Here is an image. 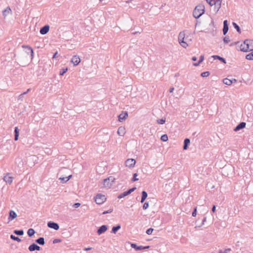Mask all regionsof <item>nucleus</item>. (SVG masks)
Wrapping results in <instances>:
<instances>
[{
	"instance_id": "e2e57ef3",
	"label": "nucleus",
	"mask_w": 253,
	"mask_h": 253,
	"mask_svg": "<svg viewBox=\"0 0 253 253\" xmlns=\"http://www.w3.org/2000/svg\"><path fill=\"white\" fill-rule=\"evenodd\" d=\"M238 42H232V43H230V46H233L234 45L237 44Z\"/></svg>"
},
{
	"instance_id": "b1692460",
	"label": "nucleus",
	"mask_w": 253,
	"mask_h": 253,
	"mask_svg": "<svg viewBox=\"0 0 253 253\" xmlns=\"http://www.w3.org/2000/svg\"><path fill=\"white\" fill-rule=\"evenodd\" d=\"M148 196V194L145 191H143L141 193V199L140 202L143 203Z\"/></svg>"
},
{
	"instance_id": "c03bdc74",
	"label": "nucleus",
	"mask_w": 253,
	"mask_h": 253,
	"mask_svg": "<svg viewBox=\"0 0 253 253\" xmlns=\"http://www.w3.org/2000/svg\"><path fill=\"white\" fill-rule=\"evenodd\" d=\"M153 231H154L153 228H149L148 229H147V230L146 231V233L148 235H151V234H152Z\"/></svg>"
},
{
	"instance_id": "39448f33",
	"label": "nucleus",
	"mask_w": 253,
	"mask_h": 253,
	"mask_svg": "<svg viewBox=\"0 0 253 253\" xmlns=\"http://www.w3.org/2000/svg\"><path fill=\"white\" fill-rule=\"evenodd\" d=\"M115 179L113 176H110L103 180V185L105 187L110 188L114 182Z\"/></svg>"
},
{
	"instance_id": "5701e85b",
	"label": "nucleus",
	"mask_w": 253,
	"mask_h": 253,
	"mask_svg": "<svg viewBox=\"0 0 253 253\" xmlns=\"http://www.w3.org/2000/svg\"><path fill=\"white\" fill-rule=\"evenodd\" d=\"M19 129H18L17 126L15 127L14 128V140L17 141L18 139L19 135Z\"/></svg>"
},
{
	"instance_id": "cd10ccee",
	"label": "nucleus",
	"mask_w": 253,
	"mask_h": 253,
	"mask_svg": "<svg viewBox=\"0 0 253 253\" xmlns=\"http://www.w3.org/2000/svg\"><path fill=\"white\" fill-rule=\"evenodd\" d=\"M13 233L16 235H18V236H22L23 235L24 233V230L23 229H20V230H14L13 231Z\"/></svg>"
},
{
	"instance_id": "c85d7f7f",
	"label": "nucleus",
	"mask_w": 253,
	"mask_h": 253,
	"mask_svg": "<svg viewBox=\"0 0 253 253\" xmlns=\"http://www.w3.org/2000/svg\"><path fill=\"white\" fill-rule=\"evenodd\" d=\"M204 59V55H201L200 56V58H199L198 62H196V63H193V65L194 66H199L200 65V64L203 61Z\"/></svg>"
},
{
	"instance_id": "9d476101",
	"label": "nucleus",
	"mask_w": 253,
	"mask_h": 253,
	"mask_svg": "<svg viewBox=\"0 0 253 253\" xmlns=\"http://www.w3.org/2000/svg\"><path fill=\"white\" fill-rule=\"evenodd\" d=\"M48 227L53 229L55 230H58L59 229V226L58 223L53 221H49L47 222Z\"/></svg>"
},
{
	"instance_id": "bb28decb",
	"label": "nucleus",
	"mask_w": 253,
	"mask_h": 253,
	"mask_svg": "<svg viewBox=\"0 0 253 253\" xmlns=\"http://www.w3.org/2000/svg\"><path fill=\"white\" fill-rule=\"evenodd\" d=\"M125 128L123 127H119L118 129V134L120 136H123L125 134Z\"/></svg>"
},
{
	"instance_id": "1a4fd4ad",
	"label": "nucleus",
	"mask_w": 253,
	"mask_h": 253,
	"mask_svg": "<svg viewBox=\"0 0 253 253\" xmlns=\"http://www.w3.org/2000/svg\"><path fill=\"white\" fill-rule=\"evenodd\" d=\"M135 163L136 161L134 159H128L125 162L126 167L128 168L134 167Z\"/></svg>"
},
{
	"instance_id": "f8f14e48",
	"label": "nucleus",
	"mask_w": 253,
	"mask_h": 253,
	"mask_svg": "<svg viewBox=\"0 0 253 253\" xmlns=\"http://www.w3.org/2000/svg\"><path fill=\"white\" fill-rule=\"evenodd\" d=\"M128 116V112L127 111H123L118 116V120L120 122H122L125 120Z\"/></svg>"
},
{
	"instance_id": "0e129e2a",
	"label": "nucleus",
	"mask_w": 253,
	"mask_h": 253,
	"mask_svg": "<svg viewBox=\"0 0 253 253\" xmlns=\"http://www.w3.org/2000/svg\"><path fill=\"white\" fill-rule=\"evenodd\" d=\"M192 59V61H196V60H197V57H196V56H193V57H192V59Z\"/></svg>"
},
{
	"instance_id": "3c124183",
	"label": "nucleus",
	"mask_w": 253,
	"mask_h": 253,
	"mask_svg": "<svg viewBox=\"0 0 253 253\" xmlns=\"http://www.w3.org/2000/svg\"><path fill=\"white\" fill-rule=\"evenodd\" d=\"M222 1V0H214L213 3V4H219L220 5H221V2Z\"/></svg>"
},
{
	"instance_id": "2eb2a0df",
	"label": "nucleus",
	"mask_w": 253,
	"mask_h": 253,
	"mask_svg": "<svg viewBox=\"0 0 253 253\" xmlns=\"http://www.w3.org/2000/svg\"><path fill=\"white\" fill-rule=\"evenodd\" d=\"M50 27L48 25H45L44 26L41 28L40 30V33L41 35H45L46 34L49 30Z\"/></svg>"
},
{
	"instance_id": "a878e982",
	"label": "nucleus",
	"mask_w": 253,
	"mask_h": 253,
	"mask_svg": "<svg viewBox=\"0 0 253 253\" xmlns=\"http://www.w3.org/2000/svg\"><path fill=\"white\" fill-rule=\"evenodd\" d=\"M121 228L120 224H118L116 226H114L112 228L111 233L116 234V232Z\"/></svg>"
},
{
	"instance_id": "72a5a7b5",
	"label": "nucleus",
	"mask_w": 253,
	"mask_h": 253,
	"mask_svg": "<svg viewBox=\"0 0 253 253\" xmlns=\"http://www.w3.org/2000/svg\"><path fill=\"white\" fill-rule=\"evenodd\" d=\"M232 25H233V27H234V28L236 29L237 31L239 33H241V29H240V27L239 26V25L235 22H233Z\"/></svg>"
},
{
	"instance_id": "09e8293b",
	"label": "nucleus",
	"mask_w": 253,
	"mask_h": 253,
	"mask_svg": "<svg viewBox=\"0 0 253 253\" xmlns=\"http://www.w3.org/2000/svg\"><path fill=\"white\" fill-rule=\"evenodd\" d=\"M197 215V207H195L192 212V215L193 217H195Z\"/></svg>"
},
{
	"instance_id": "c9c22d12",
	"label": "nucleus",
	"mask_w": 253,
	"mask_h": 253,
	"mask_svg": "<svg viewBox=\"0 0 253 253\" xmlns=\"http://www.w3.org/2000/svg\"><path fill=\"white\" fill-rule=\"evenodd\" d=\"M246 58L248 60H253V51L247 54L246 56Z\"/></svg>"
},
{
	"instance_id": "603ef678",
	"label": "nucleus",
	"mask_w": 253,
	"mask_h": 253,
	"mask_svg": "<svg viewBox=\"0 0 253 253\" xmlns=\"http://www.w3.org/2000/svg\"><path fill=\"white\" fill-rule=\"evenodd\" d=\"M81 205V204L79 203H76L75 204H74V205H73V207L76 209V208H78V207H79Z\"/></svg>"
},
{
	"instance_id": "4d7b16f0",
	"label": "nucleus",
	"mask_w": 253,
	"mask_h": 253,
	"mask_svg": "<svg viewBox=\"0 0 253 253\" xmlns=\"http://www.w3.org/2000/svg\"><path fill=\"white\" fill-rule=\"evenodd\" d=\"M23 98L24 96L23 95V94H21L18 96V100H23Z\"/></svg>"
},
{
	"instance_id": "e433bc0d",
	"label": "nucleus",
	"mask_w": 253,
	"mask_h": 253,
	"mask_svg": "<svg viewBox=\"0 0 253 253\" xmlns=\"http://www.w3.org/2000/svg\"><path fill=\"white\" fill-rule=\"evenodd\" d=\"M161 140L164 142H166L168 140V136L167 134H165L161 136Z\"/></svg>"
},
{
	"instance_id": "0eeeda50",
	"label": "nucleus",
	"mask_w": 253,
	"mask_h": 253,
	"mask_svg": "<svg viewBox=\"0 0 253 253\" xmlns=\"http://www.w3.org/2000/svg\"><path fill=\"white\" fill-rule=\"evenodd\" d=\"M131 247L132 248L135 249L136 251H140L144 249H147L150 248L149 246H137L135 243H131Z\"/></svg>"
},
{
	"instance_id": "6e6d98bb",
	"label": "nucleus",
	"mask_w": 253,
	"mask_h": 253,
	"mask_svg": "<svg viewBox=\"0 0 253 253\" xmlns=\"http://www.w3.org/2000/svg\"><path fill=\"white\" fill-rule=\"evenodd\" d=\"M215 209H216V206L215 205H213L212 206V209H211V211L212 212H214L215 211Z\"/></svg>"
},
{
	"instance_id": "69168bd1",
	"label": "nucleus",
	"mask_w": 253,
	"mask_h": 253,
	"mask_svg": "<svg viewBox=\"0 0 253 253\" xmlns=\"http://www.w3.org/2000/svg\"><path fill=\"white\" fill-rule=\"evenodd\" d=\"M231 251L230 249H226L224 251L225 253H227L228 252H230Z\"/></svg>"
},
{
	"instance_id": "aec40b11",
	"label": "nucleus",
	"mask_w": 253,
	"mask_h": 253,
	"mask_svg": "<svg viewBox=\"0 0 253 253\" xmlns=\"http://www.w3.org/2000/svg\"><path fill=\"white\" fill-rule=\"evenodd\" d=\"M211 57H212L214 60H216V59L219 60V61H220L222 63H224V64L226 63V59L224 58L221 57L219 55H212L211 56Z\"/></svg>"
},
{
	"instance_id": "f704fd0d",
	"label": "nucleus",
	"mask_w": 253,
	"mask_h": 253,
	"mask_svg": "<svg viewBox=\"0 0 253 253\" xmlns=\"http://www.w3.org/2000/svg\"><path fill=\"white\" fill-rule=\"evenodd\" d=\"M212 4H213V3H212ZM214 11L216 13L221 8V5L216 3L214 4Z\"/></svg>"
},
{
	"instance_id": "c756f323",
	"label": "nucleus",
	"mask_w": 253,
	"mask_h": 253,
	"mask_svg": "<svg viewBox=\"0 0 253 253\" xmlns=\"http://www.w3.org/2000/svg\"><path fill=\"white\" fill-rule=\"evenodd\" d=\"M35 233V231L33 228H30L27 231L28 235L29 237H32Z\"/></svg>"
},
{
	"instance_id": "f3484780",
	"label": "nucleus",
	"mask_w": 253,
	"mask_h": 253,
	"mask_svg": "<svg viewBox=\"0 0 253 253\" xmlns=\"http://www.w3.org/2000/svg\"><path fill=\"white\" fill-rule=\"evenodd\" d=\"M246 125V123L245 122H241L240 123L234 128V130L235 131H238L244 128L245 127Z\"/></svg>"
},
{
	"instance_id": "ddd939ff",
	"label": "nucleus",
	"mask_w": 253,
	"mask_h": 253,
	"mask_svg": "<svg viewBox=\"0 0 253 253\" xmlns=\"http://www.w3.org/2000/svg\"><path fill=\"white\" fill-rule=\"evenodd\" d=\"M17 216V213L14 211L10 210L8 217V222L16 218Z\"/></svg>"
},
{
	"instance_id": "774afa93",
	"label": "nucleus",
	"mask_w": 253,
	"mask_h": 253,
	"mask_svg": "<svg viewBox=\"0 0 253 253\" xmlns=\"http://www.w3.org/2000/svg\"><path fill=\"white\" fill-rule=\"evenodd\" d=\"M231 81H232V83L237 82V80L235 79H232V80H231Z\"/></svg>"
},
{
	"instance_id": "37998d69",
	"label": "nucleus",
	"mask_w": 253,
	"mask_h": 253,
	"mask_svg": "<svg viewBox=\"0 0 253 253\" xmlns=\"http://www.w3.org/2000/svg\"><path fill=\"white\" fill-rule=\"evenodd\" d=\"M207 220V217H204L202 220V223L200 225H198V226H196L195 227V228H197V227H202L205 223V222Z\"/></svg>"
},
{
	"instance_id": "20e7f679",
	"label": "nucleus",
	"mask_w": 253,
	"mask_h": 253,
	"mask_svg": "<svg viewBox=\"0 0 253 253\" xmlns=\"http://www.w3.org/2000/svg\"><path fill=\"white\" fill-rule=\"evenodd\" d=\"M185 36L184 32H180L178 35L179 43L184 48H186L188 46V44L184 41Z\"/></svg>"
},
{
	"instance_id": "a211bd4d",
	"label": "nucleus",
	"mask_w": 253,
	"mask_h": 253,
	"mask_svg": "<svg viewBox=\"0 0 253 253\" xmlns=\"http://www.w3.org/2000/svg\"><path fill=\"white\" fill-rule=\"evenodd\" d=\"M228 29L229 28L228 21L227 20H225L223 21V27L222 29L223 34L224 35H225L227 33Z\"/></svg>"
},
{
	"instance_id": "49530a36",
	"label": "nucleus",
	"mask_w": 253,
	"mask_h": 253,
	"mask_svg": "<svg viewBox=\"0 0 253 253\" xmlns=\"http://www.w3.org/2000/svg\"><path fill=\"white\" fill-rule=\"evenodd\" d=\"M136 189V188L135 187H132L131 188H130L128 190H126L128 194L129 195L130 194H131L132 192H133V191H134V190Z\"/></svg>"
},
{
	"instance_id": "de8ad7c7",
	"label": "nucleus",
	"mask_w": 253,
	"mask_h": 253,
	"mask_svg": "<svg viewBox=\"0 0 253 253\" xmlns=\"http://www.w3.org/2000/svg\"><path fill=\"white\" fill-rule=\"evenodd\" d=\"M223 42L225 43H227L230 42L229 38L228 36H226L223 38Z\"/></svg>"
},
{
	"instance_id": "338daca9",
	"label": "nucleus",
	"mask_w": 253,
	"mask_h": 253,
	"mask_svg": "<svg viewBox=\"0 0 253 253\" xmlns=\"http://www.w3.org/2000/svg\"><path fill=\"white\" fill-rule=\"evenodd\" d=\"M173 90H174V88H173V87H170V88H169V92H170V93H171V92H173Z\"/></svg>"
},
{
	"instance_id": "58836bf2",
	"label": "nucleus",
	"mask_w": 253,
	"mask_h": 253,
	"mask_svg": "<svg viewBox=\"0 0 253 253\" xmlns=\"http://www.w3.org/2000/svg\"><path fill=\"white\" fill-rule=\"evenodd\" d=\"M165 122H166V119H163V118L159 119L157 120V123L160 125H163V124H165Z\"/></svg>"
},
{
	"instance_id": "7ed1b4c3",
	"label": "nucleus",
	"mask_w": 253,
	"mask_h": 253,
	"mask_svg": "<svg viewBox=\"0 0 253 253\" xmlns=\"http://www.w3.org/2000/svg\"><path fill=\"white\" fill-rule=\"evenodd\" d=\"M106 198L104 195L98 194L94 197V201L96 204L101 205L105 202Z\"/></svg>"
},
{
	"instance_id": "a18cd8bd",
	"label": "nucleus",
	"mask_w": 253,
	"mask_h": 253,
	"mask_svg": "<svg viewBox=\"0 0 253 253\" xmlns=\"http://www.w3.org/2000/svg\"><path fill=\"white\" fill-rule=\"evenodd\" d=\"M148 207H149V202H145L143 206V209L144 210H145L147 209L148 208Z\"/></svg>"
},
{
	"instance_id": "6ab92c4d",
	"label": "nucleus",
	"mask_w": 253,
	"mask_h": 253,
	"mask_svg": "<svg viewBox=\"0 0 253 253\" xmlns=\"http://www.w3.org/2000/svg\"><path fill=\"white\" fill-rule=\"evenodd\" d=\"M3 180L7 183L11 184L13 180V177L10 176L9 173H7L6 175H5L3 177Z\"/></svg>"
},
{
	"instance_id": "412c9836",
	"label": "nucleus",
	"mask_w": 253,
	"mask_h": 253,
	"mask_svg": "<svg viewBox=\"0 0 253 253\" xmlns=\"http://www.w3.org/2000/svg\"><path fill=\"white\" fill-rule=\"evenodd\" d=\"M190 143V140L189 138H186L184 140V145L183 146V150H187L188 146Z\"/></svg>"
},
{
	"instance_id": "f257e3e1",
	"label": "nucleus",
	"mask_w": 253,
	"mask_h": 253,
	"mask_svg": "<svg viewBox=\"0 0 253 253\" xmlns=\"http://www.w3.org/2000/svg\"><path fill=\"white\" fill-rule=\"evenodd\" d=\"M205 5L203 4H199L194 8L193 12V16L196 19L200 18L205 12Z\"/></svg>"
},
{
	"instance_id": "473e14b6",
	"label": "nucleus",
	"mask_w": 253,
	"mask_h": 253,
	"mask_svg": "<svg viewBox=\"0 0 253 253\" xmlns=\"http://www.w3.org/2000/svg\"><path fill=\"white\" fill-rule=\"evenodd\" d=\"M128 195L129 194H128L127 191H126L121 193L120 194H119L118 196V198L122 199V198H124L125 197H126V196H128Z\"/></svg>"
},
{
	"instance_id": "052dcab7",
	"label": "nucleus",
	"mask_w": 253,
	"mask_h": 253,
	"mask_svg": "<svg viewBox=\"0 0 253 253\" xmlns=\"http://www.w3.org/2000/svg\"><path fill=\"white\" fill-rule=\"evenodd\" d=\"M92 249V248L91 247H88V248H85L84 249V250L85 251H90Z\"/></svg>"
},
{
	"instance_id": "4be33fe9",
	"label": "nucleus",
	"mask_w": 253,
	"mask_h": 253,
	"mask_svg": "<svg viewBox=\"0 0 253 253\" xmlns=\"http://www.w3.org/2000/svg\"><path fill=\"white\" fill-rule=\"evenodd\" d=\"M11 13V10L9 6L7 7L4 10L2 11V15L4 17L7 16L8 14Z\"/></svg>"
},
{
	"instance_id": "7c9ffc66",
	"label": "nucleus",
	"mask_w": 253,
	"mask_h": 253,
	"mask_svg": "<svg viewBox=\"0 0 253 253\" xmlns=\"http://www.w3.org/2000/svg\"><path fill=\"white\" fill-rule=\"evenodd\" d=\"M10 238L11 239L17 241L18 242H20L21 241V239H20L18 237L15 236L12 234L10 235Z\"/></svg>"
},
{
	"instance_id": "4468645a",
	"label": "nucleus",
	"mask_w": 253,
	"mask_h": 253,
	"mask_svg": "<svg viewBox=\"0 0 253 253\" xmlns=\"http://www.w3.org/2000/svg\"><path fill=\"white\" fill-rule=\"evenodd\" d=\"M71 62L74 64V66H77L80 63L81 59L79 56L75 55H74L72 58Z\"/></svg>"
},
{
	"instance_id": "2f4dec72",
	"label": "nucleus",
	"mask_w": 253,
	"mask_h": 253,
	"mask_svg": "<svg viewBox=\"0 0 253 253\" xmlns=\"http://www.w3.org/2000/svg\"><path fill=\"white\" fill-rule=\"evenodd\" d=\"M223 83L225 84L230 85L232 84V81H231V80H230V79L225 78L223 80Z\"/></svg>"
},
{
	"instance_id": "79ce46f5",
	"label": "nucleus",
	"mask_w": 253,
	"mask_h": 253,
	"mask_svg": "<svg viewBox=\"0 0 253 253\" xmlns=\"http://www.w3.org/2000/svg\"><path fill=\"white\" fill-rule=\"evenodd\" d=\"M59 180H60V182L61 183H63V184L65 183L68 181L67 179L65 178V177H60L59 178Z\"/></svg>"
},
{
	"instance_id": "ea45409f",
	"label": "nucleus",
	"mask_w": 253,
	"mask_h": 253,
	"mask_svg": "<svg viewBox=\"0 0 253 253\" xmlns=\"http://www.w3.org/2000/svg\"><path fill=\"white\" fill-rule=\"evenodd\" d=\"M210 75V73L209 71L204 72H202V73L201 74V76L202 77H208Z\"/></svg>"
},
{
	"instance_id": "13d9d810",
	"label": "nucleus",
	"mask_w": 253,
	"mask_h": 253,
	"mask_svg": "<svg viewBox=\"0 0 253 253\" xmlns=\"http://www.w3.org/2000/svg\"><path fill=\"white\" fill-rule=\"evenodd\" d=\"M30 90H31V88H28L26 91L24 92L23 93H22L21 94H23V95L24 96V95L28 93Z\"/></svg>"
},
{
	"instance_id": "4c0bfd02",
	"label": "nucleus",
	"mask_w": 253,
	"mask_h": 253,
	"mask_svg": "<svg viewBox=\"0 0 253 253\" xmlns=\"http://www.w3.org/2000/svg\"><path fill=\"white\" fill-rule=\"evenodd\" d=\"M67 71H68V68H62L61 69H60V72H59V75L60 76H63L66 73V72Z\"/></svg>"
},
{
	"instance_id": "6e6552de",
	"label": "nucleus",
	"mask_w": 253,
	"mask_h": 253,
	"mask_svg": "<svg viewBox=\"0 0 253 253\" xmlns=\"http://www.w3.org/2000/svg\"><path fill=\"white\" fill-rule=\"evenodd\" d=\"M22 47L25 49V52L27 54H30L31 59H33L34 56V51L33 48L29 45H23Z\"/></svg>"
},
{
	"instance_id": "393cba45",
	"label": "nucleus",
	"mask_w": 253,
	"mask_h": 253,
	"mask_svg": "<svg viewBox=\"0 0 253 253\" xmlns=\"http://www.w3.org/2000/svg\"><path fill=\"white\" fill-rule=\"evenodd\" d=\"M36 243L40 245H44L45 244L44 239L43 237H40L35 240Z\"/></svg>"
},
{
	"instance_id": "680f3d73",
	"label": "nucleus",
	"mask_w": 253,
	"mask_h": 253,
	"mask_svg": "<svg viewBox=\"0 0 253 253\" xmlns=\"http://www.w3.org/2000/svg\"><path fill=\"white\" fill-rule=\"evenodd\" d=\"M57 54H58V52H57V51H56V52H55V53L53 54V55L52 58H56V55H57Z\"/></svg>"
},
{
	"instance_id": "a19ab883",
	"label": "nucleus",
	"mask_w": 253,
	"mask_h": 253,
	"mask_svg": "<svg viewBox=\"0 0 253 253\" xmlns=\"http://www.w3.org/2000/svg\"><path fill=\"white\" fill-rule=\"evenodd\" d=\"M137 174L136 173H133V177L131 179V181L134 182L136 181H137L138 180V178H137Z\"/></svg>"
},
{
	"instance_id": "5fc2aeb1",
	"label": "nucleus",
	"mask_w": 253,
	"mask_h": 253,
	"mask_svg": "<svg viewBox=\"0 0 253 253\" xmlns=\"http://www.w3.org/2000/svg\"><path fill=\"white\" fill-rule=\"evenodd\" d=\"M61 241V240L59 239H54L53 241V244H56V243H59Z\"/></svg>"
},
{
	"instance_id": "8fccbe9b",
	"label": "nucleus",
	"mask_w": 253,
	"mask_h": 253,
	"mask_svg": "<svg viewBox=\"0 0 253 253\" xmlns=\"http://www.w3.org/2000/svg\"><path fill=\"white\" fill-rule=\"evenodd\" d=\"M113 211V209H109L108 211H103L102 212V214H107V213H111Z\"/></svg>"
},
{
	"instance_id": "dca6fc26",
	"label": "nucleus",
	"mask_w": 253,
	"mask_h": 253,
	"mask_svg": "<svg viewBox=\"0 0 253 253\" xmlns=\"http://www.w3.org/2000/svg\"><path fill=\"white\" fill-rule=\"evenodd\" d=\"M108 226L106 225H103L98 228L97 233L99 235H100L106 232Z\"/></svg>"
},
{
	"instance_id": "423d86ee",
	"label": "nucleus",
	"mask_w": 253,
	"mask_h": 253,
	"mask_svg": "<svg viewBox=\"0 0 253 253\" xmlns=\"http://www.w3.org/2000/svg\"><path fill=\"white\" fill-rule=\"evenodd\" d=\"M214 21L213 20H211V23L209 24V27L207 29V31L206 32L210 34L211 36L214 37L216 34V30H214Z\"/></svg>"
},
{
	"instance_id": "864d4df0",
	"label": "nucleus",
	"mask_w": 253,
	"mask_h": 253,
	"mask_svg": "<svg viewBox=\"0 0 253 253\" xmlns=\"http://www.w3.org/2000/svg\"><path fill=\"white\" fill-rule=\"evenodd\" d=\"M246 44H244V42L243 43L241 44L240 46V50L241 51H243L242 48L243 47H246Z\"/></svg>"
},
{
	"instance_id": "f03ea898",
	"label": "nucleus",
	"mask_w": 253,
	"mask_h": 253,
	"mask_svg": "<svg viewBox=\"0 0 253 253\" xmlns=\"http://www.w3.org/2000/svg\"><path fill=\"white\" fill-rule=\"evenodd\" d=\"M244 44H246V47L242 48L243 52H248L253 50V40L247 39L244 41Z\"/></svg>"
},
{
	"instance_id": "9b49d317",
	"label": "nucleus",
	"mask_w": 253,
	"mask_h": 253,
	"mask_svg": "<svg viewBox=\"0 0 253 253\" xmlns=\"http://www.w3.org/2000/svg\"><path fill=\"white\" fill-rule=\"evenodd\" d=\"M28 250L30 252H34L35 251H40L41 248L36 243H32L28 247Z\"/></svg>"
},
{
	"instance_id": "bf43d9fd",
	"label": "nucleus",
	"mask_w": 253,
	"mask_h": 253,
	"mask_svg": "<svg viewBox=\"0 0 253 253\" xmlns=\"http://www.w3.org/2000/svg\"><path fill=\"white\" fill-rule=\"evenodd\" d=\"M72 177V175H70L67 177H65V178L67 179V181H68Z\"/></svg>"
}]
</instances>
